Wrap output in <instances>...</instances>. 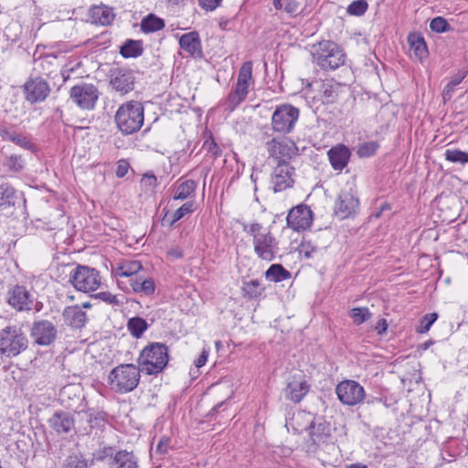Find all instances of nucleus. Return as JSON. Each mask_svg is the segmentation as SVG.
I'll use <instances>...</instances> for the list:
<instances>
[{
	"mask_svg": "<svg viewBox=\"0 0 468 468\" xmlns=\"http://www.w3.org/2000/svg\"><path fill=\"white\" fill-rule=\"evenodd\" d=\"M300 9V3L297 0H286L285 5H284V11L291 15L295 16L299 13Z\"/></svg>",
	"mask_w": 468,
	"mask_h": 468,
	"instance_id": "4d7b16f0",
	"label": "nucleus"
},
{
	"mask_svg": "<svg viewBox=\"0 0 468 468\" xmlns=\"http://www.w3.org/2000/svg\"><path fill=\"white\" fill-rule=\"evenodd\" d=\"M6 301L10 306L18 312L34 309L38 312L42 308V303L36 302L29 290L24 285H14L7 291Z\"/></svg>",
	"mask_w": 468,
	"mask_h": 468,
	"instance_id": "9b49d317",
	"label": "nucleus"
},
{
	"mask_svg": "<svg viewBox=\"0 0 468 468\" xmlns=\"http://www.w3.org/2000/svg\"><path fill=\"white\" fill-rule=\"evenodd\" d=\"M295 168L290 164L276 165L271 176V183L275 193L292 188L294 185Z\"/></svg>",
	"mask_w": 468,
	"mask_h": 468,
	"instance_id": "a211bd4d",
	"label": "nucleus"
},
{
	"mask_svg": "<svg viewBox=\"0 0 468 468\" xmlns=\"http://www.w3.org/2000/svg\"><path fill=\"white\" fill-rule=\"evenodd\" d=\"M143 180L145 182V184L149 186H155L157 182V178L154 175H144Z\"/></svg>",
	"mask_w": 468,
	"mask_h": 468,
	"instance_id": "338daca9",
	"label": "nucleus"
},
{
	"mask_svg": "<svg viewBox=\"0 0 468 468\" xmlns=\"http://www.w3.org/2000/svg\"><path fill=\"white\" fill-rule=\"evenodd\" d=\"M372 330L376 331L378 335H383L386 334L388 329V324H376L371 326Z\"/></svg>",
	"mask_w": 468,
	"mask_h": 468,
	"instance_id": "0e129e2a",
	"label": "nucleus"
},
{
	"mask_svg": "<svg viewBox=\"0 0 468 468\" xmlns=\"http://www.w3.org/2000/svg\"><path fill=\"white\" fill-rule=\"evenodd\" d=\"M265 147L269 158L277 164H290V160L296 154L297 147L294 143L284 139L272 138L266 142Z\"/></svg>",
	"mask_w": 468,
	"mask_h": 468,
	"instance_id": "2eb2a0df",
	"label": "nucleus"
},
{
	"mask_svg": "<svg viewBox=\"0 0 468 468\" xmlns=\"http://www.w3.org/2000/svg\"><path fill=\"white\" fill-rule=\"evenodd\" d=\"M242 229L252 237L253 250L257 257L262 261H271L279 251V241L273 234L261 223H243Z\"/></svg>",
	"mask_w": 468,
	"mask_h": 468,
	"instance_id": "f03ea898",
	"label": "nucleus"
},
{
	"mask_svg": "<svg viewBox=\"0 0 468 468\" xmlns=\"http://www.w3.org/2000/svg\"><path fill=\"white\" fill-rule=\"evenodd\" d=\"M130 285L134 292L145 296L153 295L155 291V283L151 278L143 279L141 277H135L131 279Z\"/></svg>",
	"mask_w": 468,
	"mask_h": 468,
	"instance_id": "2f4dec72",
	"label": "nucleus"
},
{
	"mask_svg": "<svg viewBox=\"0 0 468 468\" xmlns=\"http://www.w3.org/2000/svg\"><path fill=\"white\" fill-rule=\"evenodd\" d=\"M220 1L221 0H198L199 5L207 11L215 10L219 5Z\"/></svg>",
	"mask_w": 468,
	"mask_h": 468,
	"instance_id": "052dcab7",
	"label": "nucleus"
},
{
	"mask_svg": "<svg viewBox=\"0 0 468 468\" xmlns=\"http://www.w3.org/2000/svg\"><path fill=\"white\" fill-rule=\"evenodd\" d=\"M93 460L89 463L81 454H72L67 457L63 468H91Z\"/></svg>",
	"mask_w": 468,
	"mask_h": 468,
	"instance_id": "ea45409f",
	"label": "nucleus"
},
{
	"mask_svg": "<svg viewBox=\"0 0 468 468\" xmlns=\"http://www.w3.org/2000/svg\"><path fill=\"white\" fill-rule=\"evenodd\" d=\"M77 393H80V388L78 387H76L74 385L65 386L60 390V393H59L60 399H61L62 403L65 404V406L67 408H73L74 403H72L70 401H67V399H69V394H73L74 398H76L77 400L82 399L83 398H80V396L78 395Z\"/></svg>",
	"mask_w": 468,
	"mask_h": 468,
	"instance_id": "c03bdc74",
	"label": "nucleus"
},
{
	"mask_svg": "<svg viewBox=\"0 0 468 468\" xmlns=\"http://www.w3.org/2000/svg\"><path fill=\"white\" fill-rule=\"evenodd\" d=\"M31 336L36 344L48 346L56 339L57 329L52 324H34Z\"/></svg>",
	"mask_w": 468,
	"mask_h": 468,
	"instance_id": "5701e85b",
	"label": "nucleus"
},
{
	"mask_svg": "<svg viewBox=\"0 0 468 468\" xmlns=\"http://www.w3.org/2000/svg\"><path fill=\"white\" fill-rule=\"evenodd\" d=\"M114 14L106 5H94L90 9V17L93 24L108 26L114 19Z\"/></svg>",
	"mask_w": 468,
	"mask_h": 468,
	"instance_id": "bb28decb",
	"label": "nucleus"
},
{
	"mask_svg": "<svg viewBox=\"0 0 468 468\" xmlns=\"http://www.w3.org/2000/svg\"><path fill=\"white\" fill-rule=\"evenodd\" d=\"M286 222L287 226L295 231L305 230L312 225L313 212L306 205H298L289 211Z\"/></svg>",
	"mask_w": 468,
	"mask_h": 468,
	"instance_id": "aec40b11",
	"label": "nucleus"
},
{
	"mask_svg": "<svg viewBox=\"0 0 468 468\" xmlns=\"http://www.w3.org/2000/svg\"><path fill=\"white\" fill-rule=\"evenodd\" d=\"M168 255L176 258L181 259L184 257L183 250L179 247H174L168 250Z\"/></svg>",
	"mask_w": 468,
	"mask_h": 468,
	"instance_id": "69168bd1",
	"label": "nucleus"
},
{
	"mask_svg": "<svg viewBox=\"0 0 468 468\" xmlns=\"http://www.w3.org/2000/svg\"><path fill=\"white\" fill-rule=\"evenodd\" d=\"M5 165L11 171L20 172L24 168V160L21 155L11 154L6 158Z\"/></svg>",
	"mask_w": 468,
	"mask_h": 468,
	"instance_id": "09e8293b",
	"label": "nucleus"
},
{
	"mask_svg": "<svg viewBox=\"0 0 468 468\" xmlns=\"http://www.w3.org/2000/svg\"><path fill=\"white\" fill-rule=\"evenodd\" d=\"M430 28L436 33H445L452 30V27L447 20L442 16H436L431 19Z\"/></svg>",
	"mask_w": 468,
	"mask_h": 468,
	"instance_id": "a18cd8bd",
	"label": "nucleus"
},
{
	"mask_svg": "<svg viewBox=\"0 0 468 468\" xmlns=\"http://www.w3.org/2000/svg\"><path fill=\"white\" fill-rule=\"evenodd\" d=\"M169 361L168 346L163 343H150L141 351L138 364L142 372L146 375L161 373Z\"/></svg>",
	"mask_w": 468,
	"mask_h": 468,
	"instance_id": "20e7f679",
	"label": "nucleus"
},
{
	"mask_svg": "<svg viewBox=\"0 0 468 468\" xmlns=\"http://www.w3.org/2000/svg\"><path fill=\"white\" fill-rule=\"evenodd\" d=\"M467 74L468 69L463 68L459 69L458 72L451 78L450 81L446 84L441 93L444 102L452 100L456 86H458L466 78Z\"/></svg>",
	"mask_w": 468,
	"mask_h": 468,
	"instance_id": "c756f323",
	"label": "nucleus"
},
{
	"mask_svg": "<svg viewBox=\"0 0 468 468\" xmlns=\"http://www.w3.org/2000/svg\"><path fill=\"white\" fill-rule=\"evenodd\" d=\"M27 200L22 192L17 191L7 182L0 183V211L10 212L19 211L24 217L26 215Z\"/></svg>",
	"mask_w": 468,
	"mask_h": 468,
	"instance_id": "f8f14e48",
	"label": "nucleus"
},
{
	"mask_svg": "<svg viewBox=\"0 0 468 468\" xmlns=\"http://www.w3.org/2000/svg\"><path fill=\"white\" fill-rule=\"evenodd\" d=\"M299 115V109L291 104L278 105L271 115V126L272 132L282 135L291 133L294 130Z\"/></svg>",
	"mask_w": 468,
	"mask_h": 468,
	"instance_id": "6e6552de",
	"label": "nucleus"
},
{
	"mask_svg": "<svg viewBox=\"0 0 468 468\" xmlns=\"http://www.w3.org/2000/svg\"><path fill=\"white\" fill-rule=\"evenodd\" d=\"M128 168H129V164L126 161H124V160L119 161L118 166L116 169V176L119 178L123 177L127 174Z\"/></svg>",
	"mask_w": 468,
	"mask_h": 468,
	"instance_id": "680f3d73",
	"label": "nucleus"
},
{
	"mask_svg": "<svg viewBox=\"0 0 468 468\" xmlns=\"http://www.w3.org/2000/svg\"><path fill=\"white\" fill-rule=\"evenodd\" d=\"M207 356H208V352L206 350H203L202 353L197 357V359L195 361V366L197 367H203L207 360Z\"/></svg>",
	"mask_w": 468,
	"mask_h": 468,
	"instance_id": "e2e57ef3",
	"label": "nucleus"
},
{
	"mask_svg": "<svg viewBox=\"0 0 468 468\" xmlns=\"http://www.w3.org/2000/svg\"><path fill=\"white\" fill-rule=\"evenodd\" d=\"M100 91L91 83L82 82L70 88L69 98L80 109L91 111L99 100Z\"/></svg>",
	"mask_w": 468,
	"mask_h": 468,
	"instance_id": "ddd939ff",
	"label": "nucleus"
},
{
	"mask_svg": "<svg viewBox=\"0 0 468 468\" xmlns=\"http://www.w3.org/2000/svg\"><path fill=\"white\" fill-rule=\"evenodd\" d=\"M252 67V61H246L240 66L237 83L223 102L225 111L233 112L246 100L250 86L254 83Z\"/></svg>",
	"mask_w": 468,
	"mask_h": 468,
	"instance_id": "0eeeda50",
	"label": "nucleus"
},
{
	"mask_svg": "<svg viewBox=\"0 0 468 468\" xmlns=\"http://www.w3.org/2000/svg\"><path fill=\"white\" fill-rule=\"evenodd\" d=\"M170 312L163 308H158L151 313V316L149 318L150 322H157L159 320L164 321H171L172 317L170 316Z\"/></svg>",
	"mask_w": 468,
	"mask_h": 468,
	"instance_id": "5fc2aeb1",
	"label": "nucleus"
},
{
	"mask_svg": "<svg viewBox=\"0 0 468 468\" xmlns=\"http://www.w3.org/2000/svg\"><path fill=\"white\" fill-rule=\"evenodd\" d=\"M10 142L26 150L34 151L36 149L35 144L27 136L18 133H16Z\"/></svg>",
	"mask_w": 468,
	"mask_h": 468,
	"instance_id": "3c124183",
	"label": "nucleus"
},
{
	"mask_svg": "<svg viewBox=\"0 0 468 468\" xmlns=\"http://www.w3.org/2000/svg\"><path fill=\"white\" fill-rule=\"evenodd\" d=\"M48 424L57 433H69L75 425L73 416L67 411L58 410L49 419Z\"/></svg>",
	"mask_w": 468,
	"mask_h": 468,
	"instance_id": "b1692460",
	"label": "nucleus"
},
{
	"mask_svg": "<svg viewBox=\"0 0 468 468\" xmlns=\"http://www.w3.org/2000/svg\"><path fill=\"white\" fill-rule=\"evenodd\" d=\"M142 269V264L139 261H128L120 264L115 272L120 277H132L139 272Z\"/></svg>",
	"mask_w": 468,
	"mask_h": 468,
	"instance_id": "4c0bfd02",
	"label": "nucleus"
},
{
	"mask_svg": "<svg viewBox=\"0 0 468 468\" xmlns=\"http://www.w3.org/2000/svg\"><path fill=\"white\" fill-rule=\"evenodd\" d=\"M266 280L272 282H280L289 280L292 277L291 272L286 270L282 264H271L264 273Z\"/></svg>",
	"mask_w": 468,
	"mask_h": 468,
	"instance_id": "473e14b6",
	"label": "nucleus"
},
{
	"mask_svg": "<svg viewBox=\"0 0 468 468\" xmlns=\"http://www.w3.org/2000/svg\"><path fill=\"white\" fill-rule=\"evenodd\" d=\"M438 319V314L437 313H430L425 314L420 322H436Z\"/></svg>",
	"mask_w": 468,
	"mask_h": 468,
	"instance_id": "774afa93",
	"label": "nucleus"
},
{
	"mask_svg": "<svg viewBox=\"0 0 468 468\" xmlns=\"http://www.w3.org/2000/svg\"><path fill=\"white\" fill-rule=\"evenodd\" d=\"M63 317L67 322H86L88 319L86 313L78 305L65 308Z\"/></svg>",
	"mask_w": 468,
	"mask_h": 468,
	"instance_id": "a19ab883",
	"label": "nucleus"
},
{
	"mask_svg": "<svg viewBox=\"0 0 468 468\" xmlns=\"http://www.w3.org/2000/svg\"><path fill=\"white\" fill-rule=\"evenodd\" d=\"M368 5L366 0L353 1L347 7V13L353 16H362L367 10Z\"/></svg>",
	"mask_w": 468,
	"mask_h": 468,
	"instance_id": "de8ad7c7",
	"label": "nucleus"
},
{
	"mask_svg": "<svg viewBox=\"0 0 468 468\" xmlns=\"http://www.w3.org/2000/svg\"><path fill=\"white\" fill-rule=\"evenodd\" d=\"M16 131L12 128L7 127L6 125H0V137L3 141H11L14 135L16 134Z\"/></svg>",
	"mask_w": 468,
	"mask_h": 468,
	"instance_id": "13d9d810",
	"label": "nucleus"
},
{
	"mask_svg": "<svg viewBox=\"0 0 468 468\" xmlns=\"http://www.w3.org/2000/svg\"><path fill=\"white\" fill-rule=\"evenodd\" d=\"M350 317L354 322H366L371 318V313L367 307H356L350 311Z\"/></svg>",
	"mask_w": 468,
	"mask_h": 468,
	"instance_id": "8fccbe9b",
	"label": "nucleus"
},
{
	"mask_svg": "<svg viewBox=\"0 0 468 468\" xmlns=\"http://www.w3.org/2000/svg\"><path fill=\"white\" fill-rule=\"evenodd\" d=\"M379 148V144L377 141L365 142L357 147L356 154L360 158H367L376 154Z\"/></svg>",
	"mask_w": 468,
	"mask_h": 468,
	"instance_id": "37998d69",
	"label": "nucleus"
},
{
	"mask_svg": "<svg viewBox=\"0 0 468 468\" xmlns=\"http://www.w3.org/2000/svg\"><path fill=\"white\" fill-rule=\"evenodd\" d=\"M180 48L194 58H201L203 50L199 34L197 31L183 34L179 38Z\"/></svg>",
	"mask_w": 468,
	"mask_h": 468,
	"instance_id": "4be33fe9",
	"label": "nucleus"
},
{
	"mask_svg": "<svg viewBox=\"0 0 468 468\" xmlns=\"http://www.w3.org/2000/svg\"><path fill=\"white\" fill-rule=\"evenodd\" d=\"M359 211V199L354 188L343 189L339 193L334 212L340 219L355 217Z\"/></svg>",
	"mask_w": 468,
	"mask_h": 468,
	"instance_id": "4468645a",
	"label": "nucleus"
},
{
	"mask_svg": "<svg viewBox=\"0 0 468 468\" xmlns=\"http://www.w3.org/2000/svg\"><path fill=\"white\" fill-rule=\"evenodd\" d=\"M170 443V438L167 436H163L160 438L157 445H156V452L160 454H165L168 451Z\"/></svg>",
	"mask_w": 468,
	"mask_h": 468,
	"instance_id": "bf43d9fd",
	"label": "nucleus"
},
{
	"mask_svg": "<svg viewBox=\"0 0 468 468\" xmlns=\"http://www.w3.org/2000/svg\"><path fill=\"white\" fill-rule=\"evenodd\" d=\"M129 332L135 338H140L148 328V324H127Z\"/></svg>",
	"mask_w": 468,
	"mask_h": 468,
	"instance_id": "6e6d98bb",
	"label": "nucleus"
},
{
	"mask_svg": "<svg viewBox=\"0 0 468 468\" xmlns=\"http://www.w3.org/2000/svg\"><path fill=\"white\" fill-rule=\"evenodd\" d=\"M329 162L335 171H342L348 164L351 152L345 144H337L333 146L327 152Z\"/></svg>",
	"mask_w": 468,
	"mask_h": 468,
	"instance_id": "393cba45",
	"label": "nucleus"
},
{
	"mask_svg": "<svg viewBox=\"0 0 468 468\" xmlns=\"http://www.w3.org/2000/svg\"><path fill=\"white\" fill-rule=\"evenodd\" d=\"M309 87L316 92L314 99L317 101H321L323 104H333L336 102L342 88L341 84L334 79L315 80L310 84Z\"/></svg>",
	"mask_w": 468,
	"mask_h": 468,
	"instance_id": "f3484780",
	"label": "nucleus"
},
{
	"mask_svg": "<svg viewBox=\"0 0 468 468\" xmlns=\"http://www.w3.org/2000/svg\"><path fill=\"white\" fill-rule=\"evenodd\" d=\"M135 76L133 70L128 68L111 69L110 84L113 90L124 95L134 89Z\"/></svg>",
	"mask_w": 468,
	"mask_h": 468,
	"instance_id": "6ab92c4d",
	"label": "nucleus"
},
{
	"mask_svg": "<svg viewBox=\"0 0 468 468\" xmlns=\"http://www.w3.org/2000/svg\"><path fill=\"white\" fill-rule=\"evenodd\" d=\"M94 297L96 299H100L109 304H112L113 306L120 305L121 302L117 298L116 295L111 293L110 292H101L96 294H94Z\"/></svg>",
	"mask_w": 468,
	"mask_h": 468,
	"instance_id": "864d4df0",
	"label": "nucleus"
},
{
	"mask_svg": "<svg viewBox=\"0 0 468 468\" xmlns=\"http://www.w3.org/2000/svg\"><path fill=\"white\" fill-rule=\"evenodd\" d=\"M141 372V367L133 364H121L115 367L108 376L110 388L119 394L134 390L139 385Z\"/></svg>",
	"mask_w": 468,
	"mask_h": 468,
	"instance_id": "423d86ee",
	"label": "nucleus"
},
{
	"mask_svg": "<svg viewBox=\"0 0 468 468\" xmlns=\"http://www.w3.org/2000/svg\"><path fill=\"white\" fill-rule=\"evenodd\" d=\"M307 420V424L303 428H294V430L299 433L303 431H309L310 439L306 441L305 448L307 452L314 453L321 445L326 443L331 438V426L322 418L312 419L311 414L304 411L298 412L294 415L292 419L291 425L294 427L295 424L299 425L300 420Z\"/></svg>",
	"mask_w": 468,
	"mask_h": 468,
	"instance_id": "f257e3e1",
	"label": "nucleus"
},
{
	"mask_svg": "<svg viewBox=\"0 0 468 468\" xmlns=\"http://www.w3.org/2000/svg\"><path fill=\"white\" fill-rule=\"evenodd\" d=\"M165 27V21L154 14H149L141 22V30L144 33L156 32Z\"/></svg>",
	"mask_w": 468,
	"mask_h": 468,
	"instance_id": "c9c22d12",
	"label": "nucleus"
},
{
	"mask_svg": "<svg viewBox=\"0 0 468 468\" xmlns=\"http://www.w3.org/2000/svg\"><path fill=\"white\" fill-rule=\"evenodd\" d=\"M27 347V339L20 328L8 325L0 331V353L16 356Z\"/></svg>",
	"mask_w": 468,
	"mask_h": 468,
	"instance_id": "1a4fd4ad",
	"label": "nucleus"
},
{
	"mask_svg": "<svg viewBox=\"0 0 468 468\" xmlns=\"http://www.w3.org/2000/svg\"><path fill=\"white\" fill-rule=\"evenodd\" d=\"M445 160L464 166L468 164V153L458 148H449L444 152Z\"/></svg>",
	"mask_w": 468,
	"mask_h": 468,
	"instance_id": "58836bf2",
	"label": "nucleus"
},
{
	"mask_svg": "<svg viewBox=\"0 0 468 468\" xmlns=\"http://www.w3.org/2000/svg\"><path fill=\"white\" fill-rule=\"evenodd\" d=\"M408 42L410 47V51L413 53L417 59L422 61L428 57L429 51L426 42L423 37H421L420 34L410 33L408 36Z\"/></svg>",
	"mask_w": 468,
	"mask_h": 468,
	"instance_id": "cd10ccee",
	"label": "nucleus"
},
{
	"mask_svg": "<svg viewBox=\"0 0 468 468\" xmlns=\"http://www.w3.org/2000/svg\"><path fill=\"white\" fill-rule=\"evenodd\" d=\"M265 287L258 279L243 281L241 285V292L244 298L249 300H256L264 292Z\"/></svg>",
	"mask_w": 468,
	"mask_h": 468,
	"instance_id": "c85d7f7f",
	"label": "nucleus"
},
{
	"mask_svg": "<svg viewBox=\"0 0 468 468\" xmlns=\"http://www.w3.org/2000/svg\"><path fill=\"white\" fill-rule=\"evenodd\" d=\"M203 149L211 154L214 158L219 157L222 154L220 147L217 144L212 136H209V138L204 142Z\"/></svg>",
	"mask_w": 468,
	"mask_h": 468,
	"instance_id": "603ef678",
	"label": "nucleus"
},
{
	"mask_svg": "<svg viewBox=\"0 0 468 468\" xmlns=\"http://www.w3.org/2000/svg\"><path fill=\"white\" fill-rule=\"evenodd\" d=\"M69 282L83 292L96 291L101 282L99 271L86 265H78L69 274Z\"/></svg>",
	"mask_w": 468,
	"mask_h": 468,
	"instance_id": "9d476101",
	"label": "nucleus"
},
{
	"mask_svg": "<svg viewBox=\"0 0 468 468\" xmlns=\"http://www.w3.org/2000/svg\"><path fill=\"white\" fill-rule=\"evenodd\" d=\"M112 463L116 465V468H138L135 456L127 451L117 452Z\"/></svg>",
	"mask_w": 468,
	"mask_h": 468,
	"instance_id": "f704fd0d",
	"label": "nucleus"
},
{
	"mask_svg": "<svg viewBox=\"0 0 468 468\" xmlns=\"http://www.w3.org/2000/svg\"><path fill=\"white\" fill-rule=\"evenodd\" d=\"M197 183L193 179H186L179 183L174 189L175 200H186L195 195Z\"/></svg>",
	"mask_w": 468,
	"mask_h": 468,
	"instance_id": "7c9ffc66",
	"label": "nucleus"
},
{
	"mask_svg": "<svg viewBox=\"0 0 468 468\" xmlns=\"http://www.w3.org/2000/svg\"><path fill=\"white\" fill-rule=\"evenodd\" d=\"M311 54L314 63L323 70H335L346 61L344 50L331 40H323L314 45Z\"/></svg>",
	"mask_w": 468,
	"mask_h": 468,
	"instance_id": "39448f33",
	"label": "nucleus"
},
{
	"mask_svg": "<svg viewBox=\"0 0 468 468\" xmlns=\"http://www.w3.org/2000/svg\"><path fill=\"white\" fill-rule=\"evenodd\" d=\"M26 100L30 103L43 101L50 93L48 83L42 78H30L24 84Z\"/></svg>",
	"mask_w": 468,
	"mask_h": 468,
	"instance_id": "412c9836",
	"label": "nucleus"
},
{
	"mask_svg": "<svg viewBox=\"0 0 468 468\" xmlns=\"http://www.w3.org/2000/svg\"><path fill=\"white\" fill-rule=\"evenodd\" d=\"M88 415V422L91 429H102L109 422V414L103 410L94 411L89 410L86 411Z\"/></svg>",
	"mask_w": 468,
	"mask_h": 468,
	"instance_id": "e433bc0d",
	"label": "nucleus"
},
{
	"mask_svg": "<svg viewBox=\"0 0 468 468\" xmlns=\"http://www.w3.org/2000/svg\"><path fill=\"white\" fill-rule=\"evenodd\" d=\"M309 390L310 385L306 380L293 378L292 380L287 384L284 389V396L287 399L298 403L305 397Z\"/></svg>",
	"mask_w": 468,
	"mask_h": 468,
	"instance_id": "a878e982",
	"label": "nucleus"
},
{
	"mask_svg": "<svg viewBox=\"0 0 468 468\" xmlns=\"http://www.w3.org/2000/svg\"><path fill=\"white\" fill-rule=\"evenodd\" d=\"M144 121V108L140 101H129L122 103L115 112L114 122L123 135L137 133Z\"/></svg>",
	"mask_w": 468,
	"mask_h": 468,
	"instance_id": "7ed1b4c3",
	"label": "nucleus"
},
{
	"mask_svg": "<svg viewBox=\"0 0 468 468\" xmlns=\"http://www.w3.org/2000/svg\"><path fill=\"white\" fill-rule=\"evenodd\" d=\"M196 210V202L187 201L177 208L172 215V220L169 226L172 227L176 221L183 218L185 216L193 213Z\"/></svg>",
	"mask_w": 468,
	"mask_h": 468,
	"instance_id": "79ce46f5",
	"label": "nucleus"
},
{
	"mask_svg": "<svg viewBox=\"0 0 468 468\" xmlns=\"http://www.w3.org/2000/svg\"><path fill=\"white\" fill-rule=\"evenodd\" d=\"M319 250V247L313 244L311 240L303 239L299 246V252L303 254L306 259H311Z\"/></svg>",
	"mask_w": 468,
	"mask_h": 468,
	"instance_id": "49530a36",
	"label": "nucleus"
},
{
	"mask_svg": "<svg viewBox=\"0 0 468 468\" xmlns=\"http://www.w3.org/2000/svg\"><path fill=\"white\" fill-rule=\"evenodd\" d=\"M338 399L344 405L356 406L361 403L366 396L364 388L355 380H343L335 388Z\"/></svg>",
	"mask_w": 468,
	"mask_h": 468,
	"instance_id": "dca6fc26",
	"label": "nucleus"
},
{
	"mask_svg": "<svg viewBox=\"0 0 468 468\" xmlns=\"http://www.w3.org/2000/svg\"><path fill=\"white\" fill-rule=\"evenodd\" d=\"M142 41L127 39L120 48V54L125 58H137L143 54Z\"/></svg>",
	"mask_w": 468,
	"mask_h": 468,
	"instance_id": "72a5a7b5",
	"label": "nucleus"
}]
</instances>
